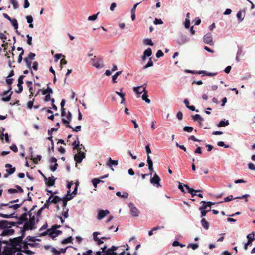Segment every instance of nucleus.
<instances>
[{
    "label": "nucleus",
    "instance_id": "09e8293b",
    "mask_svg": "<svg viewBox=\"0 0 255 255\" xmlns=\"http://www.w3.org/2000/svg\"><path fill=\"white\" fill-rule=\"evenodd\" d=\"M47 93H49V94L53 93L52 89L49 87H48V88L46 89L43 90L42 91L43 95H46Z\"/></svg>",
    "mask_w": 255,
    "mask_h": 255
},
{
    "label": "nucleus",
    "instance_id": "a878e982",
    "mask_svg": "<svg viewBox=\"0 0 255 255\" xmlns=\"http://www.w3.org/2000/svg\"><path fill=\"white\" fill-rule=\"evenodd\" d=\"M144 87H146V84H144L142 86H139V87H135L133 88V91L138 95H140L143 92L142 91H140L141 88L143 87L144 88Z\"/></svg>",
    "mask_w": 255,
    "mask_h": 255
},
{
    "label": "nucleus",
    "instance_id": "6e6d98bb",
    "mask_svg": "<svg viewBox=\"0 0 255 255\" xmlns=\"http://www.w3.org/2000/svg\"><path fill=\"white\" fill-rule=\"evenodd\" d=\"M22 244H23V248L24 249V250H27V249L28 248V245H30L31 246H33V244H30V243L28 244L27 243H26L25 242H23V243Z\"/></svg>",
    "mask_w": 255,
    "mask_h": 255
},
{
    "label": "nucleus",
    "instance_id": "c85d7f7f",
    "mask_svg": "<svg viewBox=\"0 0 255 255\" xmlns=\"http://www.w3.org/2000/svg\"><path fill=\"white\" fill-rule=\"evenodd\" d=\"M0 38L3 41V44H2V47H4L5 45H6L8 44V43H6L4 44L5 42V40L7 39L6 36L4 34V33H3L1 32H0Z\"/></svg>",
    "mask_w": 255,
    "mask_h": 255
},
{
    "label": "nucleus",
    "instance_id": "473e14b6",
    "mask_svg": "<svg viewBox=\"0 0 255 255\" xmlns=\"http://www.w3.org/2000/svg\"><path fill=\"white\" fill-rule=\"evenodd\" d=\"M184 186L188 190V193H191L192 192H202V191L200 190H194L193 188H191L189 187V186L188 185H184Z\"/></svg>",
    "mask_w": 255,
    "mask_h": 255
},
{
    "label": "nucleus",
    "instance_id": "0eeeda50",
    "mask_svg": "<svg viewBox=\"0 0 255 255\" xmlns=\"http://www.w3.org/2000/svg\"><path fill=\"white\" fill-rule=\"evenodd\" d=\"M62 123L64 124H66V127L67 128H71L72 129L73 131L78 132L80 131L81 129V126H77L75 128L72 127L71 125H69V122L67 121L65 119L62 118Z\"/></svg>",
    "mask_w": 255,
    "mask_h": 255
},
{
    "label": "nucleus",
    "instance_id": "dca6fc26",
    "mask_svg": "<svg viewBox=\"0 0 255 255\" xmlns=\"http://www.w3.org/2000/svg\"><path fill=\"white\" fill-rule=\"evenodd\" d=\"M5 166L7 168L6 169V171L9 174H12L15 172L16 170L15 167H12V165L10 164L7 163L5 165Z\"/></svg>",
    "mask_w": 255,
    "mask_h": 255
},
{
    "label": "nucleus",
    "instance_id": "f8f14e48",
    "mask_svg": "<svg viewBox=\"0 0 255 255\" xmlns=\"http://www.w3.org/2000/svg\"><path fill=\"white\" fill-rule=\"evenodd\" d=\"M27 215H28V212H25L22 214L19 218V221L16 223V224H17L20 225L23 224L24 222H26L28 220V218L27 217Z\"/></svg>",
    "mask_w": 255,
    "mask_h": 255
},
{
    "label": "nucleus",
    "instance_id": "69168bd1",
    "mask_svg": "<svg viewBox=\"0 0 255 255\" xmlns=\"http://www.w3.org/2000/svg\"><path fill=\"white\" fill-rule=\"evenodd\" d=\"M26 20H27V22L28 23H32L33 22V17H32V16L31 15L27 16L26 17Z\"/></svg>",
    "mask_w": 255,
    "mask_h": 255
},
{
    "label": "nucleus",
    "instance_id": "393cba45",
    "mask_svg": "<svg viewBox=\"0 0 255 255\" xmlns=\"http://www.w3.org/2000/svg\"><path fill=\"white\" fill-rule=\"evenodd\" d=\"M72 198L73 197H64L61 199V201H62V206L63 208H66L67 204V201L71 200Z\"/></svg>",
    "mask_w": 255,
    "mask_h": 255
},
{
    "label": "nucleus",
    "instance_id": "13d9d810",
    "mask_svg": "<svg viewBox=\"0 0 255 255\" xmlns=\"http://www.w3.org/2000/svg\"><path fill=\"white\" fill-rule=\"evenodd\" d=\"M9 77H7L6 79V82L8 84V86L12 85L13 81L14 79L13 78H9Z\"/></svg>",
    "mask_w": 255,
    "mask_h": 255
},
{
    "label": "nucleus",
    "instance_id": "4468645a",
    "mask_svg": "<svg viewBox=\"0 0 255 255\" xmlns=\"http://www.w3.org/2000/svg\"><path fill=\"white\" fill-rule=\"evenodd\" d=\"M129 206L130 208V212L132 215L134 217L138 216L139 211L134 206L133 204L130 203Z\"/></svg>",
    "mask_w": 255,
    "mask_h": 255
},
{
    "label": "nucleus",
    "instance_id": "7ed1b4c3",
    "mask_svg": "<svg viewBox=\"0 0 255 255\" xmlns=\"http://www.w3.org/2000/svg\"><path fill=\"white\" fill-rule=\"evenodd\" d=\"M91 64L97 68H102L104 66L102 60L100 58H97L96 56H94L91 59Z\"/></svg>",
    "mask_w": 255,
    "mask_h": 255
},
{
    "label": "nucleus",
    "instance_id": "9d476101",
    "mask_svg": "<svg viewBox=\"0 0 255 255\" xmlns=\"http://www.w3.org/2000/svg\"><path fill=\"white\" fill-rule=\"evenodd\" d=\"M78 151V153L74 156V160L77 163H80L82 160L85 158V153L81 151V150Z\"/></svg>",
    "mask_w": 255,
    "mask_h": 255
},
{
    "label": "nucleus",
    "instance_id": "72a5a7b5",
    "mask_svg": "<svg viewBox=\"0 0 255 255\" xmlns=\"http://www.w3.org/2000/svg\"><path fill=\"white\" fill-rule=\"evenodd\" d=\"M229 124V121L228 120L225 121H221L217 125L218 127H225L226 126H228Z\"/></svg>",
    "mask_w": 255,
    "mask_h": 255
},
{
    "label": "nucleus",
    "instance_id": "4c0bfd02",
    "mask_svg": "<svg viewBox=\"0 0 255 255\" xmlns=\"http://www.w3.org/2000/svg\"><path fill=\"white\" fill-rule=\"evenodd\" d=\"M118 163V160H113L111 158H110L107 163V165L109 166L117 165Z\"/></svg>",
    "mask_w": 255,
    "mask_h": 255
},
{
    "label": "nucleus",
    "instance_id": "3c124183",
    "mask_svg": "<svg viewBox=\"0 0 255 255\" xmlns=\"http://www.w3.org/2000/svg\"><path fill=\"white\" fill-rule=\"evenodd\" d=\"M26 240L28 241L35 242L36 241H40L39 239H35V237L29 236L27 237Z\"/></svg>",
    "mask_w": 255,
    "mask_h": 255
},
{
    "label": "nucleus",
    "instance_id": "58836bf2",
    "mask_svg": "<svg viewBox=\"0 0 255 255\" xmlns=\"http://www.w3.org/2000/svg\"><path fill=\"white\" fill-rule=\"evenodd\" d=\"M101 182H103V181H102L98 178H94L92 180V183L95 188H96L97 187V184Z\"/></svg>",
    "mask_w": 255,
    "mask_h": 255
},
{
    "label": "nucleus",
    "instance_id": "c756f323",
    "mask_svg": "<svg viewBox=\"0 0 255 255\" xmlns=\"http://www.w3.org/2000/svg\"><path fill=\"white\" fill-rule=\"evenodd\" d=\"M52 197H53V195H51V196H50V197H49L48 200H46V203L43 205V208H44L45 209L49 208V204L52 203L51 199L52 198Z\"/></svg>",
    "mask_w": 255,
    "mask_h": 255
},
{
    "label": "nucleus",
    "instance_id": "f03ea898",
    "mask_svg": "<svg viewBox=\"0 0 255 255\" xmlns=\"http://www.w3.org/2000/svg\"><path fill=\"white\" fill-rule=\"evenodd\" d=\"M62 233V231L60 230H57L55 229H49L47 231L39 234L38 236L42 237L46 235L49 234V236H51L53 239L57 235Z\"/></svg>",
    "mask_w": 255,
    "mask_h": 255
},
{
    "label": "nucleus",
    "instance_id": "bb28decb",
    "mask_svg": "<svg viewBox=\"0 0 255 255\" xmlns=\"http://www.w3.org/2000/svg\"><path fill=\"white\" fill-rule=\"evenodd\" d=\"M201 224L203 227L205 229L207 230L209 229V223L206 221L205 218H202L201 221Z\"/></svg>",
    "mask_w": 255,
    "mask_h": 255
},
{
    "label": "nucleus",
    "instance_id": "49530a36",
    "mask_svg": "<svg viewBox=\"0 0 255 255\" xmlns=\"http://www.w3.org/2000/svg\"><path fill=\"white\" fill-rule=\"evenodd\" d=\"M10 3L12 4L14 9H16L18 7V2L16 0H9Z\"/></svg>",
    "mask_w": 255,
    "mask_h": 255
},
{
    "label": "nucleus",
    "instance_id": "864d4df0",
    "mask_svg": "<svg viewBox=\"0 0 255 255\" xmlns=\"http://www.w3.org/2000/svg\"><path fill=\"white\" fill-rule=\"evenodd\" d=\"M237 17L240 22L242 21L243 20L244 17H242V11H239L237 13Z\"/></svg>",
    "mask_w": 255,
    "mask_h": 255
},
{
    "label": "nucleus",
    "instance_id": "423d86ee",
    "mask_svg": "<svg viewBox=\"0 0 255 255\" xmlns=\"http://www.w3.org/2000/svg\"><path fill=\"white\" fill-rule=\"evenodd\" d=\"M203 41L206 44L213 45L214 42L212 34L211 33L206 34L203 37Z\"/></svg>",
    "mask_w": 255,
    "mask_h": 255
},
{
    "label": "nucleus",
    "instance_id": "4d7b16f0",
    "mask_svg": "<svg viewBox=\"0 0 255 255\" xmlns=\"http://www.w3.org/2000/svg\"><path fill=\"white\" fill-rule=\"evenodd\" d=\"M26 226L24 225L23 227V228L20 230V232L21 233V235L20 237H22V239L24 238L25 235L26 230H28V229H26Z\"/></svg>",
    "mask_w": 255,
    "mask_h": 255
},
{
    "label": "nucleus",
    "instance_id": "603ef678",
    "mask_svg": "<svg viewBox=\"0 0 255 255\" xmlns=\"http://www.w3.org/2000/svg\"><path fill=\"white\" fill-rule=\"evenodd\" d=\"M68 208H63V211L62 215L65 218H67L68 217Z\"/></svg>",
    "mask_w": 255,
    "mask_h": 255
},
{
    "label": "nucleus",
    "instance_id": "5701e85b",
    "mask_svg": "<svg viewBox=\"0 0 255 255\" xmlns=\"http://www.w3.org/2000/svg\"><path fill=\"white\" fill-rule=\"evenodd\" d=\"M24 60V61H25V62L26 63V66L27 67V68L28 69H30L31 74H32V75H34V73H33V71L31 70V69H32V67H31L32 62H31V61L30 60V59H28V58H25Z\"/></svg>",
    "mask_w": 255,
    "mask_h": 255
},
{
    "label": "nucleus",
    "instance_id": "2eb2a0df",
    "mask_svg": "<svg viewBox=\"0 0 255 255\" xmlns=\"http://www.w3.org/2000/svg\"><path fill=\"white\" fill-rule=\"evenodd\" d=\"M12 90V85L8 86V89L7 90L8 92H10L9 95L6 97H3L1 98L2 101L5 102L9 101L11 98V95L13 94V91Z\"/></svg>",
    "mask_w": 255,
    "mask_h": 255
},
{
    "label": "nucleus",
    "instance_id": "9b49d317",
    "mask_svg": "<svg viewBox=\"0 0 255 255\" xmlns=\"http://www.w3.org/2000/svg\"><path fill=\"white\" fill-rule=\"evenodd\" d=\"M254 236V234H250L247 235V238H248V240L247 243H246L244 245V249L245 250H247L248 249V246L251 245L252 242L255 240V238L253 237Z\"/></svg>",
    "mask_w": 255,
    "mask_h": 255
},
{
    "label": "nucleus",
    "instance_id": "bf43d9fd",
    "mask_svg": "<svg viewBox=\"0 0 255 255\" xmlns=\"http://www.w3.org/2000/svg\"><path fill=\"white\" fill-rule=\"evenodd\" d=\"M108 255H117V253L115 252L114 251H111L110 250L107 249L106 251V254Z\"/></svg>",
    "mask_w": 255,
    "mask_h": 255
},
{
    "label": "nucleus",
    "instance_id": "4be33fe9",
    "mask_svg": "<svg viewBox=\"0 0 255 255\" xmlns=\"http://www.w3.org/2000/svg\"><path fill=\"white\" fill-rule=\"evenodd\" d=\"M13 229H9L5 228L1 234V236H9L12 235L14 233Z\"/></svg>",
    "mask_w": 255,
    "mask_h": 255
},
{
    "label": "nucleus",
    "instance_id": "c9c22d12",
    "mask_svg": "<svg viewBox=\"0 0 255 255\" xmlns=\"http://www.w3.org/2000/svg\"><path fill=\"white\" fill-rule=\"evenodd\" d=\"M45 208L42 207L40 209H39L38 210V211H37V212L36 213V216H37L36 222L37 223H38L39 222V217L41 216L42 212V211Z\"/></svg>",
    "mask_w": 255,
    "mask_h": 255
},
{
    "label": "nucleus",
    "instance_id": "338daca9",
    "mask_svg": "<svg viewBox=\"0 0 255 255\" xmlns=\"http://www.w3.org/2000/svg\"><path fill=\"white\" fill-rule=\"evenodd\" d=\"M248 168L252 170H255V165L252 163H249L248 165Z\"/></svg>",
    "mask_w": 255,
    "mask_h": 255
},
{
    "label": "nucleus",
    "instance_id": "1a4fd4ad",
    "mask_svg": "<svg viewBox=\"0 0 255 255\" xmlns=\"http://www.w3.org/2000/svg\"><path fill=\"white\" fill-rule=\"evenodd\" d=\"M160 178L157 174H155L152 178L150 179V182L156 185L157 187H161V185L160 184Z\"/></svg>",
    "mask_w": 255,
    "mask_h": 255
},
{
    "label": "nucleus",
    "instance_id": "f704fd0d",
    "mask_svg": "<svg viewBox=\"0 0 255 255\" xmlns=\"http://www.w3.org/2000/svg\"><path fill=\"white\" fill-rule=\"evenodd\" d=\"M73 238L72 236H69L66 239H64L61 241V243L62 244H66L69 243H71L72 242Z\"/></svg>",
    "mask_w": 255,
    "mask_h": 255
},
{
    "label": "nucleus",
    "instance_id": "de8ad7c7",
    "mask_svg": "<svg viewBox=\"0 0 255 255\" xmlns=\"http://www.w3.org/2000/svg\"><path fill=\"white\" fill-rule=\"evenodd\" d=\"M153 65V63L151 60V58L149 59V60L148 61L147 64L146 65H145L143 67V69H145L148 67H151Z\"/></svg>",
    "mask_w": 255,
    "mask_h": 255
},
{
    "label": "nucleus",
    "instance_id": "aec40b11",
    "mask_svg": "<svg viewBox=\"0 0 255 255\" xmlns=\"http://www.w3.org/2000/svg\"><path fill=\"white\" fill-rule=\"evenodd\" d=\"M147 162L148 164V168L150 172V175H151L152 174V172H153V162L151 159V157L150 156H148L147 159Z\"/></svg>",
    "mask_w": 255,
    "mask_h": 255
},
{
    "label": "nucleus",
    "instance_id": "c03bdc74",
    "mask_svg": "<svg viewBox=\"0 0 255 255\" xmlns=\"http://www.w3.org/2000/svg\"><path fill=\"white\" fill-rule=\"evenodd\" d=\"M100 13V12H98L96 14H93L91 16H90L88 18V20L89 21H94L97 18L98 15Z\"/></svg>",
    "mask_w": 255,
    "mask_h": 255
},
{
    "label": "nucleus",
    "instance_id": "a211bd4d",
    "mask_svg": "<svg viewBox=\"0 0 255 255\" xmlns=\"http://www.w3.org/2000/svg\"><path fill=\"white\" fill-rule=\"evenodd\" d=\"M72 145L73 146V150H77L78 151L81 150V148L80 147V146H82V144L80 145V142L79 141L78 137H77V140L73 142Z\"/></svg>",
    "mask_w": 255,
    "mask_h": 255
},
{
    "label": "nucleus",
    "instance_id": "7c9ffc66",
    "mask_svg": "<svg viewBox=\"0 0 255 255\" xmlns=\"http://www.w3.org/2000/svg\"><path fill=\"white\" fill-rule=\"evenodd\" d=\"M116 195L119 197H121L124 198H128V193L127 192H124L123 194H121V193L119 191H118L116 193Z\"/></svg>",
    "mask_w": 255,
    "mask_h": 255
},
{
    "label": "nucleus",
    "instance_id": "a18cd8bd",
    "mask_svg": "<svg viewBox=\"0 0 255 255\" xmlns=\"http://www.w3.org/2000/svg\"><path fill=\"white\" fill-rule=\"evenodd\" d=\"M193 130V128L190 126H185L183 128V130L187 132H191Z\"/></svg>",
    "mask_w": 255,
    "mask_h": 255
},
{
    "label": "nucleus",
    "instance_id": "f257e3e1",
    "mask_svg": "<svg viewBox=\"0 0 255 255\" xmlns=\"http://www.w3.org/2000/svg\"><path fill=\"white\" fill-rule=\"evenodd\" d=\"M32 213L28 212V216H29V221H27L25 222L24 226H26V229L33 230L36 228L35 225L36 224V220L35 216H32Z\"/></svg>",
    "mask_w": 255,
    "mask_h": 255
},
{
    "label": "nucleus",
    "instance_id": "774afa93",
    "mask_svg": "<svg viewBox=\"0 0 255 255\" xmlns=\"http://www.w3.org/2000/svg\"><path fill=\"white\" fill-rule=\"evenodd\" d=\"M92 253L93 251L91 250H89L87 251L84 252L82 255H93Z\"/></svg>",
    "mask_w": 255,
    "mask_h": 255
},
{
    "label": "nucleus",
    "instance_id": "b1692460",
    "mask_svg": "<svg viewBox=\"0 0 255 255\" xmlns=\"http://www.w3.org/2000/svg\"><path fill=\"white\" fill-rule=\"evenodd\" d=\"M12 25H13L14 28L16 30V32L18 34H20V33L18 32L17 29L18 28V24L17 20L16 19H12L11 21H10Z\"/></svg>",
    "mask_w": 255,
    "mask_h": 255
},
{
    "label": "nucleus",
    "instance_id": "0e129e2a",
    "mask_svg": "<svg viewBox=\"0 0 255 255\" xmlns=\"http://www.w3.org/2000/svg\"><path fill=\"white\" fill-rule=\"evenodd\" d=\"M163 52L161 50H159L157 51L156 54V56L157 57V58H160L161 57H162L163 56Z\"/></svg>",
    "mask_w": 255,
    "mask_h": 255
},
{
    "label": "nucleus",
    "instance_id": "37998d69",
    "mask_svg": "<svg viewBox=\"0 0 255 255\" xmlns=\"http://www.w3.org/2000/svg\"><path fill=\"white\" fill-rule=\"evenodd\" d=\"M14 213H13L9 215L4 214L0 213V217H2L5 218H13V217H14Z\"/></svg>",
    "mask_w": 255,
    "mask_h": 255
},
{
    "label": "nucleus",
    "instance_id": "412c9836",
    "mask_svg": "<svg viewBox=\"0 0 255 255\" xmlns=\"http://www.w3.org/2000/svg\"><path fill=\"white\" fill-rule=\"evenodd\" d=\"M58 130V128H52L51 129H49L48 130V134L49 135V137L47 138V139L50 140L51 141V144H53L54 143L53 140V137L52 135V132L57 131Z\"/></svg>",
    "mask_w": 255,
    "mask_h": 255
},
{
    "label": "nucleus",
    "instance_id": "cd10ccee",
    "mask_svg": "<svg viewBox=\"0 0 255 255\" xmlns=\"http://www.w3.org/2000/svg\"><path fill=\"white\" fill-rule=\"evenodd\" d=\"M198 74H204L208 76H213L217 75V73H210L207 72L206 71H199L197 73Z\"/></svg>",
    "mask_w": 255,
    "mask_h": 255
},
{
    "label": "nucleus",
    "instance_id": "680f3d73",
    "mask_svg": "<svg viewBox=\"0 0 255 255\" xmlns=\"http://www.w3.org/2000/svg\"><path fill=\"white\" fill-rule=\"evenodd\" d=\"M191 247L192 249L195 250L198 247V245L197 243L189 244L188 248Z\"/></svg>",
    "mask_w": 255,
    "mask_h": 255
},
{
    "label": "nucleus",
    "instance_id": "e2e57ef3",
    "mask_svg": "<svg viewBox=\"0 0 255 255\" xmlns=\"http://www.w3.org/2000/svg\"><path fill=\"white\" fill-rule=\"evenodd\" d=\"M217 145L218 146H220V147H224L225 148H228L229 147V145H226L224 144V143L222 141H219L218 143H217Z\"/></svg>",
    "mask_w": 255,
    "mask_h": 255
},
{
    "label": "nucleus",
    "instance_id": "6e6552de",
    "mask_svg": "<svg viewBox=\"0 0 255 255\" xmlns=\"http://www.w3.org/2000/svg\"><path fill=\"white\" fill-rule=\"evenodd\" d=\"M10 244L13 247H15L23 243L22 237H18L14 238L13 239H10Z\"/></svg>",
    "mask_w": 255,
    "mask_h": 255
},
{
    "label": "nucleus",
    "instance_id": "6ab92c4d",
    "mask_svg": "<svg viewBox=\"0 0 255 255\" xmlns=\"http://www.w3.org/2000/svg\"><path fill=\"white\" fill-rule=\"evenodd\" d=\"M56 178H55L54 176L50 177L48 178V180L47 181H45V184L48 186H52L55 184V181Z\"/></svg>",
    "mask_w": 255,
    "mask_h": 255
},
{
    "label": "nucleus",
    "instance_id": "79ce46f5",
    "mask_svg": "<svg viewBox=\"0 0 255 255\" xmlns=\"http://www.w3.org/2000/svg\"><path fill=\"white\" fill-rule=\"evenodd\" d=\"M143 54L146 56V57H149L152 55V50L150 48H148L147 49H146Z\"/></svg>",
    "mask_w": 255,
    "mask_h": 255
},
{
    "label": "nucleus",
    "instance_id": "39448f33",
    "mask_svg": "<svg viewBox=\"0 0 255 255\" xmlns=\"http://www.w3.org/2000/svg\"><path fill=\"white\" fill-rule=\"evenodd\" d=\"M250 195L249 194H245L242 196H239V197H235V198H233V196L232 195H230L226 198H225L224 199V201L223 202H229V201H230L233 199H242V198H244L245 199V201L246 202H247L248 201V200L247 199V198L248 197H249ZM223 201H221V203H222Z\"/></svg>",
    "mask_w": 255,
    "mask_h": 255
},
{
    "label": "nucleus",
    "instance_id": "a19ab883",
    "mask_svg": "<svg viewBox=\"0 0 255 255\" xmlns=\"http://www.w3.org/2000/svg\"><path fill=\"white\" fill-rule=\"evenodd\" d=\"M192 119L194 121L199 120L200 121H203L204 120L203 118L199 114H195L192 117Z\"/></svg>",
    "mask_w": 255,
    "mask_h": 255
},
{
    "label": "nucleus",
    "instance_id": "ea45409f",
    "mask_svg": "<svg viewBox=\"0 0 255 255\" xmlns=\"http://www.w3.org/2000/svg\"><path fill=\"white\" fill-rule=\"evenodd\" d=\"M25 201V200H24L22 203L21 204H14V205H9L8 206L9 207V208H13L14 209V210H16L18 208H19L21 205L23 203V202Z\"/></svg>",
    "mask_w": 255,
    "mask_h": 255
},
{
    "label": "nucleus",
    "instance_id": "2f4dec72",
    "mask_svg": "<svg viewBox=\"0 0 255 255\" xmlns=\"http://www.w3.org/2000/svg\"><path fill=\"white\" fill-rule=\"evenodd\" d=\"M3 136L5 137V141L6 142H7V143H9L10 140H9V136H8V133H6V134H4L3 132H2L1 134H0V138L2 140H3Z\"/></svg>",
    "mask_w": 255,
    "mask_h": 255
},
{
    "label": "nucleus",
    "instance_id": "052dcab7",
    "mask_svg": "<svg viewBox=\"0 0 255 255\" xmlns=\"http://www.w3.org/2000/svg\"><path fill=\"white\" fill-rule=\"evenodd\" d=\"M10 149L14 151V152H17L18 151L17 147L15 144H12L10 146Z\"/></svg>",
    "mask_w": 255,
    "mask_h": 255
},
{
    "label": "nucleus",
    "instance_id": "8fccbe9b",
    "mask_svg": "<svg viewBox=\"0 0 255 255\" xmlns=\"http://www.w3.org/2000/svg\"><path fill=\"white\" fill-rule=\"evenodd\" d=\"M144 43L146 45H148L150 46L153 45V43L152 42L151 40L150 39L146 38L144 39Z\"/></svg>",
    "mask_w": 255,
    "mask_h": 255
},
{
    "label": "nucleus",
    "instance_id": "e433bc0d",
    "mask_svg": "<svg viewBox=\"0 0 255 255\" xmlns=\"http://www.w3.org/2000/svg\"><path fill=\"white\" fill-rule=\"evenodd\" d=\"M61 201V198H60L58 196H53L52 198L51 199L52 203L56 204L59 201Z\"/></svg>",
    "mask_w": 255,
    "mask_h": 255
},
{
    "label": "nucleus",
    "instance_id": "f3484780",
    "mask_svg": "<svg viewBox=\"0 0 255 255\" xmlns=\"http://www.w3.org/2000/svg\"><path fill=\"white\" fill-rule=\"evenodd\" d=\"M143 94L142 96V99L143 100L145 101L147 103H150V100L148 98V92L146 90V87H144V88H143Z\"/></svg>",
    "mask_w": 255,
    "mask_h": 255
},
{
    "label": "nucleus",
    "instance_id": "20e7f679",
    "mask_svg": "<svg viewBox=\"0 0 255 255\" xmlns=\"http://www.w3.org/2000/svg\"><path fill=\"white\" fill-rule=\"evenodd\" d=\"M16 225V222H9L7 220L0 221V229H4L5 228H11Z\"/></svg>",
    "mask_w": 255,
    "mask_h": 255
},
{
    "label": "nucleus",
    "instance_id": "ddd939ff",
    "mask_svg": "<svg viewBox=\"0 0 255 255\" xmlns=\"http://www.w3.org/2000/svg\"><path fill=\"white\" fill-rule=\"evenodd\" d=\"M109 213H110V212L108 210H100L98 212L97 219L98 220H101L103 218H104L107 215L109 214Z\"/></svg>",
    "mask_w": 255,
    "mask_h": 255
},
{
    "label": "nucleus",
    "instance_id": "5fc2aeb1",
    "mask_svg": "<svg viewBox=\"0 0 255 255\" xmlns=\"http://www.w3.org/2000/svg\"><path fill=\"white\" fill-rule=\"evenodd\" d=\"M17 86L18 87V90H15V92L18 93V94H19V93H21L22 91H23L22 84H20L19 85V84H17Z\"/></svg>",
    "mask_w": 255,
    "mask_h": 255
}]
</instances>
